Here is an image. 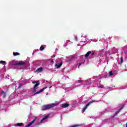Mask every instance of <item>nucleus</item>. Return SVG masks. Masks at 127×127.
<instances>
[{
  "instance_id": "nucleus-10",
  "label": "nucleus",
  "mask_w": 127,
  "mask_h": 127,
  "mask_svg": "<svg viewBox=\"0 0 127 127\" xmlns=\"http://www.w3.org/2000/svg\"><path fill=\"white\" fill-rule=\"evenodd\" d=\"M125 106V104H123V106L120 108V109L117 112L118 114L122 111V109H124V107Z\"/></svg>"
},
{
  "instance_id": "nucleus-29",
  "label": "nucleus",
  "mask_w": 127,
  "mask_h": 127,
  "mask_svg": "<svg viewBox=\"0 0 127 127\" xmlns=\"http://www.w3.org/2000/svg\"><path fill=\"white\" fill-rule=\"evenodd\" d=\"M52 63H53L54 62L53 61H51Z\"/></svg>"
},
{
  "instance_id": "nucleus-30",
  "label": "nucleus",
  "mask_w": 127,
  "mask_h": 127,
  "mask_svg": "<svg viewBox=\"0 0 127 127\" xmlns=\"http://www.w3.org/2000/svg\"><path fill=\"white\" fill-rule=\"evenodd\" d=\"M67 42H70V40H68V41H67Z\"/></svg>"
},
{
  "instance_id": "nucleus-14",
  "label": "nucleus",
  "mask_w": 127,
  "mask_h": 127,
  "mask_svg": "<svg viewBox=\"0 0 127 127\" xmlns=\"http://www.w3.org/2000/svg\"><path fill=\"white\" fill-rule=\"evenodd\" d=\"M40 51H42L43 50H44V47L43 46H41L40 48Z\"/></svg>"
},
{
  "instance_id": "nucleus-8",
  "label": "nucleus",
  "mask_w": 127,
  "mask_h": 127,
  "mask_svg": "<svg viewBox=\"0 0 127 127\" xmlns=\"http://www.w3.org/2000/svg\"><path fill=\"white\" fill-rule=\"evenodd\" d=\"M1 95L2 96V97L3 98H5L6 96V94L5 93V92H4V91H2L1 92Z\"/></svg>"
},
{
  "instance_id": "nucleus-20",
  "label": "nucleus",
  "mask_w": 127,
  "mask_h": 127,
  "mask_svg": "<svg viewBox=\"0 0 127 127\" xmlns=\"http://www.w3.org/2000/svg\"><path fill=\"white\" fill-rule=\"evenodd\" d=\"M79 127L78 125H72L69 127Z\"/></svg>"
},
{
  "instance_id": "nucleus-21",
  "label": "nucleus",
  "mask_w": 127,
  "mask_h": 127,
  "mask_svg": "<svg viewBox=\"0 0 127 127\" xmlns=\"http://www.w3.org/2000/svg\"><path fill=\"white\" fill-rule=\"evenodd\" d=\"M98 88H104V85H100V86H98Z\"/></svg>"
},
{
  "instance_id": "nucleus-23",
  "label": "nucleus",
  "mask_w": 127,
  "mask_h": 127,
  "mask_svg": "<svg viewBox=\"0 0 127 127\" xmlns=\"http://www.w3.org/2000/svg\"><path fill=\"white\" fill-rule=\"evenodd\" d=\"M22 86V84H21V83H20L19 85V88H20V87H21Z\"/></svg>"
},
{
  "instance_id": "nucleus-12",
  "label": "nucleus",
  "mask_w": 127,
  "mask_h": 127,
  "mask_svg": "<svg viewBox=\"0 0 127 127\" xmlns=\"http://www.w3.org/2000/svg\"><path fill=\"white\" fill-rule=\"evenodd\" d=\"M43 70V67H40L37 69V71H38V72H42Z\"/></svg>"
},
{
  "instance_id": "nucleus-19",
  "label": "nucleus",
  "mask_w": 127,
  "mask_h": 127,
  "mask_svg": "<svg viewBox=\"0 0 127 127\" xmlns=\"http://www.w3.org/2000/svg\"><path fill=\"white\" fill-rule=\"evenodd\" d=\"M109 75L110 76H113V71L111 70L109 72Z\"/></svg>"
},
{
  "instance_id": "nucleus-7",
  "label": "nucleus",
  "mask_w": 127,
  "mask_h": 127,
  "mask_svg": "<svg viewBox=\"0 0 127 127\" xmlns=\"http://www.w3.org/2000/svg\"><path fill=\"white\" fill-rule=\"evenodd\" d=\"M63 63H61L60 64H56V67H57V69H59V68H60V67H61V66H62Z\"/></svg>"
},
{
  "instance_id": "nucleus-9",
  "label": "nucleus",
  "mask_w": 127,
  "mask_h": 127,
  "mask_svg": "<svg viewBox=\"0 0 127 127\" xmlns=\"http://www.w3.org/2000/svg\"><path fill=\"white\" fill-rule=\"evenodd\" d=\"M92 53V51H88L85 55V57L87 58L89 57V55Z\"/></svg>"
},
{
  "instance_id": "nucleus-18",
  "label": "nucleus",
  "mask_w": 127,
  "mask_h": 127,
  "mask_svg": "<svg viewBox=\"0 0 127 127\" xmlns=\"http://www.w3.org/2000/svg\"><path fill=\"white\" fill-rule=\"evenodd\" d=\"M0 63L1 64H5V61H0Z\"/></svg>"
},
{
  "instance_id": "nucleus-11",
  "label": "nucleus",
  "mask_w": 127,
  "mask_h": 127,
  "mask_svg": "<svg viewBox=\"0 0 127 127\" xmlns=\"http://www.w3.org/2000/svg\"><path fill=\"white\" fill-rule=\"evenodd\" d=\"M17 127H22L23 126V123H17L15 125Z\"/></svg>"
},
{
  "instance_id": "nucleus-28",
  "label": "nucleus",
  "mask_w": 127,
  "mask_h": 127,
  "mask_svg": "<svg viewBox=\"0 0 127 127\" xmlns=\"http://www.w3.org/2000/svg\"><path fill=\"white\" fill-rule=\"evenodd\" d=\"M51 88H52V86H51L49 88L51 89Z\"/></svg>"
},
{
  "instance_id": "nucleus-31",
  "label": "nucleus",
  "mask_w": 127,
  "mask_h": 127,
  "mask_svg": "<svg viewBox=\"0 0 127 127\" xmlns=\"http://www.w3.org/2000/svg\"><path fill=\"white\" fill-rule=\"evenodd\" d=\"M53 57H55V55H53Z\"/></svg>"
},
{
  "instance_id": "nucleus-4",
  "label": "nucleus",
  "mask_w": 127,
  "mask_h": 127,
  "mask_svg": "<svg viewBox=\"0 0 127 127\" xmlns=\"http://www.w3.org/2000/svg\"><path fill=\"white\" fill-rule=\"evenodd\" d=\"M95 102V101L93 100V101H92L88 103V104H87L86 105V106H85V107L82 110V111H81L82 113H84V112H85V111H86V110H87V108L89 107V106H90V105H91V104H92V103H94Z\"/></svg>"
},
{
  "instance_id": "nucleus-16",
  "label": "nucleus",
  "mask_w": 127,
  "mask_h": 127,
  "mask_svg": "<svg viewBox=\"0 0 127 127\" xmlns=\"http://www.w3.org/2000/svg\"><path fill=\"white\" fill-rule=\"evenodd\" d=\"M75 58V57H72L70 59H69V61H73Z\"/></svg>"
},
{
  "instance_id": "nucleus-17",
  "label": "nucleus",
  "mask_w": 127,
  "mask_h": 127,
  "mask_svg": "<svg viewBox=\"0 0 127 127\" xmlns=\"http://www.w3.org/2000/svg\"><path fill=\"white\" fill-rule=\"evenodd\" d=\"M123 62H124V58H123V57H122L121 59V63H120V64H122Z\"/></svg>"
},
{
  "instance_id": "nucleus-26",
  "label": "nucleus",
  "mask_w": 127,
  "mask_h": 127,
  "mask_svg": "<svg viewBox=\"0 0 127 127\" xmlns=\"http://www.w3.org/2000/svg\"><path fill=\"white\" fill-rule=\"evenodd\" d=\"M91 54L93 56V55H95V53H91Z\"/></svg>"
},
{
  "instance_id": "nucleus-5",
  "label": "nucleus",
  "mask_w": 127,
  "mask_h": 127,
  "mask_svg": "<svg viewBox=\"0 0 127 127\" xmlns=\"http://www.w3.org/2000/svg\"><path fill=\"white\" fill-rule=\"evenodd\" d=\"M37 118H35L31 122H30L28 125H26L25 126V127H30L31 125H32V124H33V123H34V122H35V121H36Z\"/></svg>"
},
{
  "instance_id": "nucleus-25",
  "label": "nucleus",
  "mask_w": 127,
  "mask_h": 127,
  "mask_svg": "<svg viewBox=\"0 0 127 127\" xmlns=\"http://www.w3.org/2000/svg\"><path fill=\"white\" fill-rule=\"evenodd\" d=\"M43 121H45L44 120H43V118L40 121V123H42V122H43Z\"/></svg>"
},
{
  "instance_id": "nucleus-24",
  "label": "nucleus",
  "mask_w": 127,
  "mask_h": 127,
  "mask_svg": "<svg viewBox=\"0 0 127 127\" xmlns=\"http://www.w3.org/2000/svg\"><path fill=\"white\" fill-rule=\"evenodd\" d=\"M117 115H118V113L117 112H116L113 117H116V116H117Z\"/></svg>"
},
{
  "instance_id": "nucleus-6",
  "label": "nucleus",
  "mask_w": 127,
  "mask_h": 127,
  "mask_svg": "<svg viewBox=\"0 0 127 127\" xmlns=\"http://www.w3.org/2000/svg\"><path fill=\"white\" fill-rule=\"evenodd\" d=\"M69 106H70V104L68 103H64V104H62V108H68Z\"/></svg>"
},
{
  "instance_id": "nucleus-13",
  "label": "nucleus",
  "mask_w": 127,
  "mask_h": 127,
  "mask_svg": "<svg viewBox=\"0 0 127 127\" xmlns=\"http://www.w3.org/2000/svg\"><path fill=\"white\" fill-rule=\"evenodd\" d=\"M13 55L14 56H18V55H19V53L17 52H13Z\"/></svg>"
},
{
  "instance_id": "nucleus-27",
  "label": "nucleus",
  "mask_w": 127,
  "mask_h": 127,
  "mask_svg": "<svg viewBox=\"0 0 127 127\" xmlns=\"http://www.w3.org/2000/svg\"><path fill=\"white\" fill-rule=\"evenodd\" d=\"M81 65H82V63L79 64V66H81Z\"/></svg>"
},
{
  "instance_id": "nucleus-3",
  "label": "nucleus",
  "mask_w": 127,
  "mask_h": 127,
  "mask_svg": "<svg viewBox=\"0 0 127 127\" xmlns=\"http://www.w3.org/2000/svg\"><path fill=\"white\" fill-rule=\"evenodd\" d=\"M26 64L24 62H18V61H12L11 62V65L15 66L17 65H26Z\"/></svg>"
},
{
  "instance_id": "nucleus-22",
  "label": "nucleus",
  "mask_w": 127,
  "mask_h": 127,
  "mask_svg": "<svg viewBox=\"0 0 127 127\" xmlns=\"http://www.w3.org/2000/svg\"><path fill=\"white\" fill-rule=\"evenodd\" d=\"M78 83H81V82H83V80H78Z\"/></svg>"
},
{
  "instance_id": "nucleus-1",
  "label": "nucleus",
  "mask_w": 127,
  "mask_h": 127,
  "mask_svg": "<svg viewBox=\"0 0 127 127\" xmlns=\"http://www.w3.org/2000/svg\"><path fill=\"white\" fill-rule=\"evenodd\" d=\"M32 84H36L34 85L33 90V93H35L34 95H38V94H40V93H42V92H43V91H44L45 89H47V86H46L43 88H42V89H41L40 90H39V91L35 92V91H36V89H38L37 87H38V86L40 85V83L39 82V81L35 80L32 82Z\"/></svg>"
},
{
  "instance_id": "nucleus-2",
  "label": "nucleus",
  "mask_w": 127,
  "mask_h": 127,
  "mask_svg": "<svg viewBox=\"0 0 127 127\" xmlns=\"http://www.w3.org/2000/svg\"><path fill=\"white\" fill-rule=\"evenodd\" d=\"M57 105L56 104H50L46 105H44L42 107V111H46V110H49L50 109H52L54 107H56Z\"/></svg>"
},
{
  "instance_id": "nucleus-15",
  "label": "nucleus",
  "mask_w": 127,
  "mask_h": 127,
  "mask_svg": "<svg viewBox=\"0 0 127 127\" xmlns=\"http://www.w3.org/2000/svg\"><path fill=\"white\" fill-rule=\"evenodd\" d=\"M49 117V115H46L43 119V120H46V119H48Z\"/></svg>"
}]
</instances>
